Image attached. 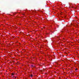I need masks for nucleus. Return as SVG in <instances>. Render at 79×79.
<instances>
[{
	"label": "nucleus",
	"instance_id": "1",
	"mask_svg": "<svg viewBox=\"0 0 79 79\" xmlns=\"http://www.w3.org/2000/svg\"><path fill=\"white\" fill-rule=\"evenodd\" d=\"M31 67H34V65H31Z\"/></svg>",
	"mask_w": 79,
	"mask_h": 79
},
{
	"label": "nucleus",
	"instance_id": "2",
	"mask_svg": "<svg viewBox=\"0 0 79 79\" xmlns=\"http://www.w3.org/2000/svg\"><path fill=\"white\" fill-rule=\"evenodd\" d=\"M31 76L32 77V76H33V75H31Z\"/></svg>",
	"mask_w": 79,
	"mask_h": 79
},
{
	"label": "nucleus",
	"instance_id": "3",
	"mask_svg": "<svg viewBox=\"0 0 79 79\" xmlns=\"http://www.w3.org/2000/svg\"><path fill=\"white\" fill-rule=\"evenodd\" d=\"M77 69H75V71H77Z\"/></svg>",
	"mask_w": 79,
	"mask_h": 79
},
{
	"label": "nucleus",
	"instance_id": "4",
	"mask_svg": "<svg viewBox=\"0 0 79 79\" xmlns=\"http://www.w3.org/2000/svg\"><path fill=\"white\" fill-rule=\"evenodd\" d=\"M12 76H13L14 75V74L13 73L12 74Z\"/></svg>",
	"mask_w": 79,
	"mask_h": 79
},
{
	"label": "nucleus",
	"instance_id": "5",
	"mask_svg": "<svg viewBox=\"0 0 79 79\" xmlns=\"http://www.w3.org/2000/svg\"><path fill=\"white\" fill-rule=\"evenodd\" d=\"M78 27V26L77 25V27Z\"/></svg>",
	"mask_w": 79,
	"mask_h": 79
},
{
	"label": "nucleus",
	"instance_id": "6",
	"mask_svg": "<svg viewBox=\"0 0 79 79\" xmlns=\"http://www.w3.org/2000/svg\"><path fill=\"white\" fill-rule=\"evenodd\" d=\"M15 78H16V77H15Z\"/></svg>",
	"mask_w": 79,
	"mask_h": 79
},
{
	"label": "nucleus",
	"instance_id": "7",
	"mask_svg": "<svg viewBox=\"0 0 79 79\" xmlns=\"http://www.w3.org/2000/svg\"><path fill=\"white\" fill-rule=\"evenodd\" d=\"M56 20H57V19H56Z\"/></svg>",
	"mask_w": 79,
	"mask_h": 79
}]
</instances>
